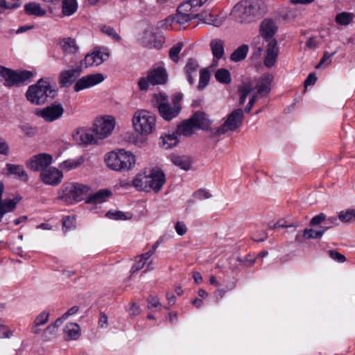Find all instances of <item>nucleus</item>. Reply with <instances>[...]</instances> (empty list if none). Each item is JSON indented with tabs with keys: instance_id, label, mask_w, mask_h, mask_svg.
I'll list each match as a JSON object with an SVG mask.
<instances>
[{
	"instance_id": "obj_1",
	"label": "nucleus",
	"mask_w": 355,
	"mask_h": 355,
	"mask_svg": "<svg viewBox=\"0 0 355 355\" xmlns=\"http://www.w3.org/2000/svg\"><path fill=\"white\" fill-rule=\"evenodd\" d=\"M57 90L51 85L49 78H40L35 85L28 87L27 99L36 105L44 104L57 96Z\"/></svg>"
},
{
	"instance_id": "obj_2",
	"label": "nucleus",
	"mask_w": 355,
	"mask_h": 355,
	"mask_svg": "<svg viewBox=\"0 0 355 355\" xmlns=\"http://www.w3.org/2000/svg\"><path fill=\"white\" fill-rule=\"evenodd\" d=\"M105 162L108 168L116 171H127L135 164V157L130 152L123 149L118 152H110L105 158Z\"/></svg>"
},
{
	"instance_id": "obj_3",
	"label": "nucleus",
	"mask_w": 355,
	"mask_h": 355,
	"mask_svg": "<svg viewBox=\"0 0 355 355\" xmlns=\"http://www.w3.org/2000/svg\"><path fill=\"white\" fill-rule=\"evenodd\" d=\"M155 116L146 110L137 111L132 118L135 130L141 135H148L155 129Z\"/></svg>"
},
{
	"instance_id": "obj_4",
	"label": "nucleus",
	"mask_w": 355,
	"mask_h": 355,
	"mask_svg": "<svg viewBox=\"0 0 355 355\" xmlns=\"http://www.w3.org/2000/svg\"><path fill=\"white\" fill-rule=\"evenodd\" d=\"M89 187L83 184L66 183L60 193V198L67 204H72L73 202L80 201L84 199L83 196L88 192Z\"/></svg>"
},
{
	"instance_id": "obj_5",
	"label": "nucleus",
	"mask_w": 355,
	"mask_h": 355,
	"mask_svg": "<svg viewBox=\"0 0 355 355\" xmlns=\"http://www.w3.org/2000/svg\"><path fill=\"white\" fill-rule=\"evenodd\" d=\"M168 80V73L163 67H158L148 72L146 77L138 80V87L141 91H146L150 85H164Z\"/></svg>"
},
{
	"instance_id": "obj_6",
	"label": "nucleus",
	"mask_w": 355,
	"mask_h": 355,
	"mask_svg": "<svg viewBox=\"0 0 355 355\" xmlns=\"http://www.w3.org/2000/svg\"><path fill=\"white\" fill-rule=\"evenodd\" d=\"M160 116L166 121H170L175 118L180 112V108L176 105H172L168 103V96L164 93L154 94Z\"/></svg>"
},
{
	"instance_id": "obj_7",
	"label": "nucleus",
	"mask_w": 355,
	"mask_h": 355,
	"mask_svg": "<svg viewBox=\"0 0 355 355\" xmlns=\"http://www.w3.org/2000/svg\"><path fill=\"white\" fill-rule=\"evenodd\" d=\"M243 119V110H234L227 116V119L220 127L211 129L212 135L214 136H218L223 135L228 131L235 130L241 124Z\"/></svg>"
},
{
	"instance_id": "obj_8",
	"label": "nucleus",
	"mask_w": 355,
	"mask_h": 355,
	"mask_svg": "<svg viewBox=\"0 0 355 355\" xmlns=\"http://www.w3.org/2000/svg\"><path fill=\"white\" fill-rule=\"evenodd\" d=\"M139 42L145 47L160 49L164 42L161 34L155 33L152 25L148 24L138 38Z\"/></svg>"
},
{
	"instance_id": "obj_9",
	"label": "nucleus",
	"mask_w": 355,
	"mask_h": 355,
	"mask_svg": "<svg viewBox=\"0 0 355 355\" xmlns=\"http://www.w3.org/2000/svg\"><path fill=\"white\" fill-rule=\"evenodd\" d=\"M233 12L241 19V22H250L258 12L257 8L249 1H241L234 7Z\"/></svg>"
},
{
	"instance_id": "obj_10",
	"label": "nucleus",
	"mask_w": 355,
	"mask_h": 355,
	"mask_svg": "<svg viewBox=\"0 0 355 355\" xmlns=\"http://www.w3.org/2000/svg\"><path fill=\"white\" fill-rule=\"evenodd\" d=\"M114 126L115 120L113 117L108 119L101 118L96 121L93 132L98 139H103L112 133Z\"/></svg>"
},
{
	"instance_id": "obj_11",
	"label": "nucleus",
	"mask_w": 355,
	"mask_h": 355,
	"mask_svg": "<svg viewBox=\"0 0 355 355\" xmlns=\"http://www.w3.org/2000/svg\"><path fill=\"white\" fill-rule=\"evenodd\" d=\"M52 162L51 155L46 153H40L32 157L27 162L26 166L31 170L38 171L48 168Z\"/></svg>"
},
{
	"instance_id": "obj_12",
	"label": "nucleus",
	"mask_w": 355,
	"mask_h": 355,
	"mask_svg": "<svg viewBox=\"0 0 355 355\" xmlns=\"http://www.w3.org/2000/svg\"><path fill=\"white\" fill-rule=\"evenodd\" d=\"M62 172L55 167L43 169L40 173L41 180L46 184L55 186L62 180Z\"/></svg>"
},
{
	"instance_id": "obj_13",
	"label": "nucleus",
	"mask_w": 355,
	"mask_h": 355,
	"mask_svg": "<svg viewBox=\"0 0 355 355\" xmlns=\"http://www.w3.org/2000/svg\"><path fill=\"white\" fill-rule=\"evenodd\" d=\"M104 80V77L101 73L89 74L78 79L74 85V91L80 92L101 83Z\"/></svg>"
},
{
	"instance_id": "obj_14",
	"label": "nucleus",
	"mask_w": 355,
	"mask_h": 355,
	"mask_svg": "<svg viewBox=\"0 0 355 355\" xmlns=\"http://www.w3.org/2000/svg\"><path fill=\"white\" fill-rule=\"evenodd\" d=\"M64 112L60 104H53L47 106L37 112V114L47 122H52L62 116Z\"/></svg>"
},
{
	"instance_id": "obj_15",
	"label": "nucleus",
	"mask_w": 355,
	"mask_h": 355,
	"mask_svg": "<svg viewBox=\"0 0 355 355\" xmlns=\"http://www.w3.org/2000/svg\"><path fill=\"white\" fill-rule=\"evenodd\" d=\"M150 191L158 192L166 182L164 172L159 168H153L148 171Z\"/></svg>"
},
{
	"instance_id": "obj_16",
	"label": "nucleus",
	"mask_w": 355,
	"mask_h": 355,
	"mask_svg": "<svg viewBox=\"0 0 355 355\" xmlns=\"http://www.w3.org/2000/svg\"><path fill=\"white\" fill-rule=\"evenodd\" d=\"M107 52H102L100 50H94L92 53H88L85 55V59L80 62L81 67L85 68L96 65L98 66L104 61L107 60L109 58Z\"/></svg>"
},
{
	"instance_id": "obj_17",
	"label": "nucleus",
	"mask_w": 355,
	"mask_h": 355,
	"mask_svg": "<svg viewBox=\"0 0 355 355\" xmlns=\"http://www.w3.org/2000/svg\"><path fill=\"white\" fill-rule=\"evenodd\" d=\"M278 27L276 22L272 19L266 18L260 24V35L266 42H269L270 40H275L273 37Z\"/></svg>"
},
{
	"instance_id": "obj_18",
	"label": "nucleus",
	"mask_w": 355,
	"mask_h": 355,
	"mask_svg": "<svg viewBox=\"0 0 355 355\" xmlns=\"http://www.w3.org/2000/svg\"><path fill=\"white\" fill-rule=\"evenodd\" d=\"M82 73L81 66L62 71L59 76V83L62 87H68Z\"/></svg>"
},
{
	"instance_id": "obj_19",
	"label": "nucleus",
	"mask_w": 355,
	"mask_h": 355,
	"mask_svg": "<svg viewBox=\"0 0 355 355\" xmlns=\"http://www.w3.org/2000/svg\"><path fill=\"white\" fill-rule=\"evenodd\" d=\"M279 53V47L276 40H272L268 42L266 46V54L264 59V64L270 68L276 62Z\"/></svg>"
},
{
	"instance_id": "obj_20",
	"label": "nucleus",
	"mask_w": 355,
	"mask_h": 355,
	"mask_svg": "<svg viewBox=\"0 0 355 355\" xmlns=\"http://www.w3.org/2000/svg\"><path fill=\"white\" fill-rule=\"evenodd\" d=\"M94 132L92 130H85L80 129L73 134V139L79 144H91L96 143Z\"/></svg>"
},
{
	"instance_id": "obj_21",
	"label": "nucleus",
	"mask_w": 355,
	"mask_h": 355,
	"mask_svg": "<svg viewBox=\"0 0 355 355\" xmlns=\"http://www.w3.org/2000/svg\"><path fill=\"white\" fill-rule=\"evenodd\" d=\"M3 174L6 175H13L24 182L28 180V174L21 165L7 164Z\"/></svg>"
},
{
	"instance_id": "obj_22",
	"label": "nucleus",
	"mask_w": 355,
	"mask_h": 355,
	"mask_svg": "<svg viewBox=\"0 0 355 355\" xmlns=\"http://www.w3.org/2000/svg\"><path fill=\"white\" fill-rule=\"evenodd\" d=\"M273 80V76L271 74H264L256 85L257 89V96H264L270 92V85Z\"/></svg>"
},
{
	"instance_id": "obj_23",
	"label": "nucleus",
	"mask_w": 355,
	"mask_h": 355,
	"mask_svg": "<svg viewBox=\"0 0 355 355\" xmlns=\"http://www.w3.org/2000/svg\"><path fill=\"white\" fill-rule=\"evenodd\" d=\"M112 191L107 189H100L94 193L90 194L86 200L88 204H100L103 203L111 197Z\"/></svg>"
},
{
	"instance_id": "obj_24",
	"label": "nucleus",
	"mask_w": 355,
	"mask_h": 355,
	"mask_svg": "<svg viewBox=\"0 0 355 355\" xmlns=\"http://www.w3.org/2000/svg\"><path fill=\"white\" fill-rule=\"evenodd\" d=\"M148 171H145L143 173H139L133 180V185L138 190L146 192L150 191Z\"/></svg>"
},
{
	"instance_id": "obj_25",
	"label": "nucleus",
	"mask_w": 355,
	"mask_h": 355,
	"mask_svg": "<svg viewBox=\"0 0 355 355\" xmlns=\"http://www.w3.org/2000/svg\"><path fill=\"white\" fill-rule=\"evenodd\" d=\"M196 129H205L209 124L207 115L203 112H196L189 119Z\"/></svg>"
},
{
	"instance_id": "obj_26",
	"label": "nucleus",
	"mask_w": 355,
	"mask_h": 355,
	"mask_svg": "<svg viewBox=\"0 0 355 355\" xmlns=\"http://www.w3.org/2000/svg\"><path fill=\"white\" fill-rule=\"evenodd\" d=\"M64 339L76 340L80 335V329L77 323H69L64 328Z\"/></svg>"
},
{
	"instance_id": "obj_27",
	"label": "nucleus",
	"mask_w": 355,
	"mask_h": 355,
	"mask_svg": "<svg viewBox=\"0 0 355 355\" xmlns=\"http://www.w3.org/2000/svg\"><path fill=\"white\" fill-rule=\"evenodd\" d=\"M0 76L5 80V85L12 87L17 85V72L0 66Z\"/></svg>"
},
{
	"instance_id": "obj_28",
	"label": "nucleus",
	"mask_w": 355,
	"mask_h": 355,
	"mask_svg": "<svg viewBox=\"0 0 355 355\" xmlns=\"http://www.w3.org/2000/svg\"><path fill=\"white\" fill-rule=\"evenodd\" d=\"M18 202L19 200L17 198L5 199L0 202V222L6 213L15 210Z\"/></svg>"
},
{
	"instance_id": "obj_29",
	"label": "nucleus",
	"mask_w": 355,
	"mask_h": 355,
	"mask_svg": "<svg viewBox=\"0 0 355 355\" xmlns=\"http://www.w3.org/2000/svg\"><path fill=\"white\" fill-rule=\"evenodd\" d=\"M198 69L199 65L197 63V61L193 58L189 59L184 67V71L187 75V80L190 85H193L194 83L193 74H196Z\"/></svg>"
},
{
	"instance_id": "obj_30",
	"label": "nucleus",
	"mask_w": 355,
	"mask_h": 355,
	"mask_svg": "<svg viewBox=\"0 0 355 355\" xmlns=\"http://www.w3.org/2000/svg\"><path fill=\"white\" fill-rule=\"evenodd\" d=\"M60 44L64 52L66 53H75L78 50V46L76 40L71 37L62 39L60 41Z\"/></svg>"
},
{
	"instance_id": "obj_31",
	"label": "nucleus",
	"mask_w": 355,
	"mask_h": 355,
	"mask_svg": "<svg viewBox=\"0 0 355 355\" xmlns=\"http://www.w3.org/2000/svg\"><path fill=\"white\" fill-rule=\"evenodd\" d=\"M195 129L196 128L189 119L178 125L176 130L179 135L189 136L193 133Z\"/></svg>"
},
{
	"instance_id": "obj_32",
	"label": "nucleus",
	"mask_w": 355,
	"mask_h": 355,
	"mask_svg": "<svg viewBox=\"0 0 355 355\" xmlns=\"http://www.w3.org/2000/svg\"><path fill=\"white\" fill-rule=\"evenodd\" d=\"M191 12H185L184 9L180 10V6L177 9V13L173 17V21L179 24H184L193 19Z\"/></svg>"
},
{
	"instance_id": "obj_33",
	"label": "nucleus",
	"mask_w": 355,
	"mask_h": 355,
	"mask_svg": "<svg viewBox=\"0 0 355 355\" xmlns=\"http://www.w3.org/2000/svg\"><path fill=\"white\" fill-rule=\"evenodd\" d=\"M210 46L213 55L217 59H220L224 54V43L220 39L212 40L210 42Z\"/></svg>"
},
{
	"instance_id": "obj_34",
	"label": "nucleus",
	"mask_w": 355,
	"mask_h": 355,
	"mask_svg": "<svg viewBox=\"0 0 355 355\" xmlns=\"http://www.w3.org/2000/svg\"><path fill=\"white\" fill-rule=\"evenodd\" d=\"M207 1V0H189L180 5V10L184 9L185 12H191L193 13L197 11L198 8L204 5Z\"/></svg>"
},
{
	"instance_id": "obj_35",
	"label": "nucleus",
	"mask_w": 355,
	"mask_h": 355,
	"mask_svg": "<svg viewBox=\"0 0 355 355\" xmlns=\"http://www.w3.org/2000/svg\"><path fill=\"white\" fill-rule=\"evenodd\" d=\"M24 10L28 15L35 16H43L46 11L42 9L39 4L35 3H29L25 5Z\"/></svg>"
},
{
	"instance_id": "obj_36",
	"label": "nucleus",
	"mask_w": 355,
	"mask_h": 355,
	"mask_svg": "<svg viewBox=\"0 0 355 355\" xmlns=\"http://www.w3.org/2000/svg\"><path fill=\"white\" fill-rule=\"evenodd\" d=\"M178 135L179 133H177V130H175V132L172 134H168L165 137H162L161 139L162 140L163 147H164L166 149H168L176 146L178 142Z\"/></svg>"
},
{
	"instance_id": "obj_37",
	"label": "nucleus",
	"mask_w": 355,
	"mask_h": 355,
	"mask_svg": "<svg viewBox=\"0 0 355 355\" xmlns=\"http://www.w3.org/2000/svg\"><path fill=\"white\" fill-rule=\"evenodd\" d=\"M215 78L218 82L223 84H229L231 82L230 72L226 69H219L215 72Z\"/></svg>"
},
{
	"instance_id": "obj_38",
	"label": "nucleus",
	"mask_w": 355,
	"mask_h": 355,
	"mask_svg": "<svg viewBox=\"0 0 355 355\" xmlns=\"http://www.w3.org/2000/svg\"><path fill=\"white\" fill-rule=\"evenodd\" d=\"M248 51V46L245 44H243L237 48L230 56L232 60L235 62H239L245 58Z\"/></svg>"
},
{
	"instance_id": "obj_39",
	"label": "nucleus",
	"mask_w": 355,
	"mask_h": 355,
	"mask_svg": "<svg viewBox=\"0 0 355 355\" xmlns=\"http://www.w3.org/2000/svg\"><path fill=\"white\" fill-rule=\"evenodd\" d=\"M77 2L76 0H62V12L65 15H71L77 10Z\"/></svg>"
},
{
	"instance_id": "obj_40",
	"label": "nucleus",
	"mask_w": 355,
	"mask_h": 355,
	"mask_svg": "<svg viewBox=\"0 0 355 355\" xmlns=\"http://www.w3.org/2000/svg\"><path fill=\"white\" fill-rule=\"evenodd\" d=\"M171 160L175 166L185 171H188L191 168V162L189 157L174 156Z\"/></svg>"
},
{
	"instance_id": "obj_41",
	"label": "nucleus",
	"mask_w": 355,
	"mask_h": 355,
	"mask_svg": "<svg viewBox=\"0 0 355 355\" xmlns=\"http://www.w3.org/2000/svg\"><path fill=\"white\" fill-rule=\"evenodd\" d=\"M338 218L343 223H352L355 220V209H349L341 211L338 214Z\"/></svg>"
},
{
	"instance_id": "obj_42",
	"label": "nucleus",
	"mask_w": 355,
	"mask_h": 355,
	"mask_svg": "<svg viewBox=\"0 0 355 355\" xmlns=\"http://www.w3.org/2000/svg\"><path fill=\"white\" fill-rule=\"evenodd\" d=\"M100 31L107 36L110 37L115 42H120L121 38L116 31L111 26L102 24L99 26Z\"/></svg>"
},
{
	"instance_id": "obj_43",
	"label": "nucleus",
	"mask_w": 355,
	"mask_h": 355,
	"mask_svg": "<svg viewBox=\"0 0 355 355\" xmlns=\"http://www.w3.org/2000/svg\"><path fill=\"white\" fill-rule=\"evenodd\" d=\"M210 79L209 71L207 69H202L200 71V80L198 85L199 90L204 89L208 85Z\"/></svg>"
},
{
	"instance_id": "obj_44",
	"label": "nucleus",
	"mask_w": 355,
	"mask_h": 355,
	"mask_svg": "<svg viewBox=\"0 0 355 355\" xmlns=\"http://www.w3.org/2000/svg\"><path fill=\"white\" fill-rule=\"evenodd\" d=\"M353 17V14L343 12L336 15V22L340 25L346 26L352 21Z\"/></svg>"
},
{
	"instance_id": "obj_45",
	"label": "nucleus",
	"mask_w": 355,
	"mask_h": 355,
	"mask_svg": "<svg viewBox=\"0 0 355 355\" xmlns=\"http://www.w3.org/2000/svg\"><path fill=\"white\" fill-rule=\"evenodd\" d=\"M182 46V42H178L169 49V58L174 62L177 63L179 61V53H180Z\"/></svg>"
},
{
	"instance_id": "obj_46",
	"label": "nucleus",
	"mask_w": 355,
	"mask_h": 355,
	"mask_svg": "<svg viewBox=\"0 0 355 355\" xmlns=\"http://www.w3.org/2000/svg\"><path fill=\"white\" fill-rule=\"evenodd\" d=\"M325 232V229L318 230H314L311 228L310 229H305L303 232V236L306 239H320L324 233Z\"/></svg>"
},
{
	"instance_id": "obj_47",
	"label": "nucleus",
	"mask_w": 355,
	"mask_h": 355,
	"mask_svg": "<svg viewBox=\"0 0 355 355\" xmlns=\"http://www.w3.org/2000/svg\"><path fill=\"white\" fill-rule=\"evenodd\" d=\"M33 76V72L27 70L17 72V85L25 83Z\"/></svg>"
},
{
	"instance_id": "obj_48",
	"label": "nucleus",
	"mask_w": 355,
	"mask_h": 355,
	"mask_svg": "<svg viewBox=\"0 0 355 355\" xmlns=\"http://www.w3.org/2000/svg\"><path fill=\"white\" fill-rule=\"evenodd\" d=\"M202 22L207 24L213 25L216 27H219L223 24V20L222 18L216 17L209 12Z\"/></svg>"
},
{
	"instance_id": "obj_49",
	"label": "nucleus",
	"mask_w": 355,
	"mask_h": 355,
	"mask_svg": "<svg viewBox=\"0 0 355 355\" xmlns=\"http://www.w3.org/2000/svg\"><path fill=\"white\" fill-rule=\"evenodd\" d=\"M202 22L207 24L213 25L216 27H219L223 24V20L222 18L216 17L209 12Z\"/></svg>"
},
{
	"instance_id": "obj_50",
	"label": "nucleus",
	"mask_w": 355,
	"mask_h": 355,
	"mask_svg": "<svg viewBox=\"0 0 355 355\" xmlns=\"http://www.w3.org/2000/svg\"><path fill=\"white\" fill-rule=\"evenodd\" d=\"M76 218L74 216H67L62 218V227L67 231L75 227Z\"/></svg>"
},
{
	"instance_id": "obj_51",
	"label": "nucleus",
	"mask_w": 355,
	"mask_h": 355,
	"mask_svg": "<svg viewBox=\"0 0 355 355\" xmlns=\"http://www.w3.org/2000/svg\"><path fill=\"white\" fill-rule=\"evenodd\" d=\"M105 216L111 219L114 220H126L128 217L125 216V213L121 211H108Z\"/></svg>"
},
{
	"instance_id": "obj_52",
	"label": "nucleus",
	"mask_w": 355,
	"mask_h": 355,
	"mask_svg": "<svg viewBox=\"0 0 355 355\" xmlns=\"http://www.w3.org/2000/svg\"><path fill=\"white\" fill-rule=\"evenodd\" d=\"M338 225V218L336 216H331L329 218H326L324 221V225L320 226V230L325 229V232L329 228Z\"/></svg>"
},
{
	"instance_id": "obj_53",
	"label": "nucleus",
	"mask_w": 355,
	"mask_h": 355,
	"mask_svg": "<svg viewBox=\"0 0 355 355\" xmlns=\"http://www.w3.org/2000/svg\"><path fill=\"white\" fill-rule=\"evenodd\" d=\"M49 318V313L46 311H42L40 314H39L34 322L36 325L42 326L44 325L48 321Z\"/></svg>"
},
{
	"instance_id": "obj_54",
	"label": "nucleus",
	"mask_w": 355,
	"mask_h": 355,
	"mask_svg": "<svg viewBox=\"0 0 355 355\" xmlns=\"http://www.w3.org/2000/svg\"><path fill=\"white\" fill-rule=\"evenodd\" d=\"M20 6V3H8L6 0H0V13L7 9H15Z\"/></svg>"
},
{
	"instance_id": "obj_55",
	"label": "nucleus",
	"mask_w": 355,
	"mask_h": 355,
	"mask_svg": "<svg viewBox=\"0 0 355 355\" xmlns=\"http://www.w3.org/2000/svg\"><path fill=\"white\" fill-rule=\"evenodd\" d=\"M328 254L332 259L338 262L343 263L345 261V256L336 250H329Z\"/></svg>"
},
{
	"instance_id": "obj_56",
	"label": "nucleus",
	"mask_w": 355,
	"mask_h": 355,
	"mask_svg": "<svg viewBox=\"0 0 355 355\" xmlns=\"http://www.w3.org/2000/svg\"><path fill=\"white\" fill-rule=\"evenodd\" d=\"M326 218L327 216L324 213H320L312 218L310 221V225L315 226L322 223V222L324 223Z\"/></svg>"
},
{
	"instance_id": "obj_57",
	"label": "nucleus",
	"mask_w": 355,
	"mask_h": 355,
	"mask_svg": "<svg viewBox=\"0 0 355 355\" xmlns=\"http://www.w3.org/2000/svg\"><path fill=\"white\" fill-rule=\"evenodd\" d=\"M193 196L200 200H203L211 198V195L207 190L200 189L193 193Z\"/></svg>"
},
{
	"instance_id": "obj_58",
	"label": "nucleus",
	"mask_w": 355,
	"mask_h": 355,
	"mask_svg": "<svg viewBox=\"0 0 355 355\" xmlns=\"http://www.w3.org/2000/svg\"><path fill=\"white\" fill-rule=\"evenodd\" d=\"M148 307L150 308H156L160 306L159 300L158 297L155 295H150L148 299Z\"/></svg>"
},
{
	"instance_id": "obj_59",
	"label": "nucleus",
	"mask_w": 355,
	"mask_h": 355,
	"mask_svg": "<svg viewBox=\"0 0 355 355\" xmlns=\"http://www.w3.org/2000/svg\"><path fill=\"white\" fill-rule=\"evenodd\" d=\"M336 52L329 53L328 52H325L321 58L320 62L316 65V68H319L321 65L324 64H329L331 62V57L334 55Z\"/></svg>"
},
{
	"instance_id": "obj_60",
	"label": "nucleus",
	"mask_w": 355,
	"mask_h": 355,
	"mask_svg": "<svg viewBox=\"0 0 355 355\" xmlns=\"http://www.w3.org/2000/svg\"><path fill=\"white\" fill-rule=\"evenodd\" d=\"M300 225L299 223L295 222L292 224H288L286 221L284 220H279L277 223L275 224V228H285V227H296Z\"/></svg>"
},
{
	"instance_id": "obj_61",
	"label": "nucleus",
	"mask_w": 355,
	"mask_h": 355,
	"mask_svg": "<svg viewBox=\"0 0 355 355\" xmlns=\"http://www.w3.org/2000/svg\"><path fill=\"white\" fill-rule=\"evenodd\" d=\"M175 229L178 234L182 236L186 234L187 228L183 222L178 221L175 225Z\"/></svg>"
},
{
	"instance_id": "obj_62",
	"label": "nucleus",
	"mask_w": 355,
	"mask_h": 355,
	"mask_svg": "<svg viewBox=\"0 0 355 355\" xmlns=\"http://www.w3.org/2000/svg\"><path fill=\"white\" fill-rule=\"evenodd\" d=\"M252 91V84L250 83L243 84L239 89V94H245L247 96H248V94Z\"/></svg>"
},
{
	"instance_id": "obj_63",
	"label": "nucleus",
	"mask_w": 355,
	"mask_h": 355,
	"mask_svg": "<svg viewBox=\"0 0 355 355\" xmlns=\"http://www.w3.org/2000/svg\"><path fill=\"white\" fill-rule=\"evenodd\" d=\"M317 78L315 73H311L309 74L306 80H304V87L313 85L316 82Z\"/></svg>"
},
{
	"instance_id": "obj_64",
	"label": "nucleus",
	"mask_w": 355,
	"mask_h": 355,
	"mask_svg": "<svg viewBox=\"0 0 355 355\" xmlns=\"http://www.w3.org/2000/svg\"><path fill=\"white\" fill-rule=\"evenodd\" d=\"M12 336V331L8 330L6 326L0 324V338H9Z\"/></svg>"
}]
</instances>
